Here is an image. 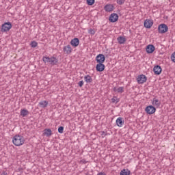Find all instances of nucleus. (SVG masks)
I'll return each instance as SVG.
<instances>
[{"label": "nucleus", "mask_w": 175, "mask_h": 175, "mask_svg": "<svg viewBox=\"0 0 175 175\" xmlns=\"http://www.w3.org/2000/svg\"><path fill=\"white\" fill-rule=\"evenodd\" d=\"M105 10L106 12H113V5H107L105 6Z\"/></svg>", "instance_id": "nucleus-24"}, {"label": "nucleus", "mask_w": 175, "mask_h": 175, "mask_svg": "<svg viewBox=\"0 0 175 175\" xmlns=\"http://www.w3.org/2000/svg\"><path fill=\"white\" fill-rule=\"evenodd\" d=\"M97 175H106V174L105 172H100Z\"/></svg>", "instance_id": "nucleus-34"}, {"label": "nucleus", "mask_w": 175, "mask_h": 175, "mask_svg": "<svg viewBox=\"0 0 175 175\" xmlns=\"http://www.w3.org/2000/svg\"><path fill=\"white\" fill-rule=\"evenodd\" d=\"M101 136H103V137H105V136H106L107 134L106 133V132L105 131H101L100 133Z\"/></svg>", "instance_id": "nucleus-33"}, {"label": "nucleus", "mask_w": 175, "mask_h": 175, "mask_svg": "<svg viewBox=\"0 0 175 175\" xmlns=\"http://www.w3.org/2000/svg\"><path fill=\"white\" fill-rule=\"evenodd\" d=\"M88 32L90 33V35H95V30L93 29H89Z\"/></svg>", "instance_id": "nucleus-31"}, {"label": "nucleus", "mask_w": 175, "mask_h": 175, "mask_svg": "<svg viewBox=\"0 0 175 175\" xmlns=\"http://www.w3.org/2000/svg\"><path fill=\"white\" fill-rule=\"evenodd\" d=\"M78 85L81 88V87H83V85H84V81H80L78 83Z\"/></svg>", "instance_id": "nucleus-32"}, {"label": "nucleus", "mask_w": 175, "mask_h": 175, "mask_svg": "<svg viewBox=\"0 0 175 175\" xmlns=\"http://www.w3.org/2000/svg\"><path fill=\"white\" fill-rule=\"evenodd\" d=\"M1 175H8V173H6V172H3Z\"/></svg>", "instance_id": "nucleus-35"}, {"label": "nucleus", "mask_w": 175, "mask_h": 175, "mask_svg": "<svg viewBox=\"0 0 175 175\" xmlns=\"http://www.w3.org/2000/svg\"><path fill=\"white\" fill-rule=\"evenodd\" d=\"M28 114H29V111H28V109H23L21 110V116L23 117H27V116H28Z\"/></svg>", "instance_id": "nucleus-20"}, {"label": "nucleus", "mask_w": 175, "mask_h": 175, "mask_svg": "<svg viewBox=\"0 0 175 175\" xmlns=\"http://www.w3.org/2000/svg\"><path fill=\"white\" fill-rule=\"evenodd\" d=\"M70 44L71 46H72V47H77V46L80 44V40H79V38H74L71 40Z\"/></svg>", "instance_id": "nucleus-14"}, {"label": "nucleus", "mask_w": 175, "mask_h": 175, "mask_svg": "<svg viewBox=\"0 0 175 175\" xmlns=\"http://www.w3.org/2000/svg\"><path fill=\"white\" fill-rule=\"evenodd\" d=\"M72 46H70V45L64 46L63 48L64 54H70L72 53Z\"/></svg>", "instance_id": "nucleus-13"}, {"label": "nucleus", "mask_w": 175, "mask_h": 175, "mask_svg": "<svg viewBox=\"0 0 175 175\" xmlns=\"http://www.w3.org/2000/svg\"><path fill=\"white\" fill-rule=\"evenodd\" d=\"M10 29H12V23L7 22L1 25V32H9Z\"/></svg>", "instance_id": "nucleus-3"}, {"label": "nucleus", "mask_w": 175, "mask_h": 175, "mask_svg": "<svg viewBox=\"0 0 175 175\" xmlns=\"http://www.w3.org/2000/svg\"><path fill=\"white\" fill-rule=\"evenodd\" d=\"M86 2L88 5H89L90 6H92V5L95 3V0H86Z\"/></svg>", "instance_id": "nucleus-27"}, {"label": "nucleus", "mask_w": 175, "mask_h": 175, "mask_svg": "<svg viewBox=\"0 0 175 175\" xmlns=\"http://www.w3.org/2000/svg\"><path fill=\"white\" fill-rule=\"evenodd\" d=\"M112 103H118V102H120V100H118V98H117V96H113V98H112L111 99Z\"/></svg>", "instance_id": "nucleus-25"}, {"label": "nucleus", "mask_w": 175, "mask_h": 175, "mask_svg": "<svg viewBox=\"0 0 175 175\" xmlns=\"http://www.w3.org/2000/svg\"><path fill=\"white\" fill-rule=\"evenodd\" d=\"M96 70L97 72H103L105 70V64L103 63H98L96 66Z\"/></svg>", "instance_id": "nucleus-11"}, {"label": "nucleus", "mask_w": 175, "mask_h": 175, "mask_svg": "<svg viewBox=\"0 0 175 175\" xmlns=\"http://www.w3.org/2000/svg\"><path fill=\"white\" fill-rule=\"evenodd\" d=\"M38 106L40 107H42V109H46V107H47V106H49V101H47V100L40 101L38 103Z\"/></svg>", "instance_id": "nucleus-16"}, {"label": "nucleus", "mask_w": 175, "mask_h": 175, "mask_svg": "<svg viewBox=\"0 0 175 175\" xmlns=\"http://www.w3.org/2000/svg\"><path fill=\"white\" fill-rule=\"evenodd\" d=\"M159 33H166L169 31V27L165 24H161L158 27Z\"/></svg>", "instance_id": "nucleus-4"}, {"label": "nucleus", "mask_w": 175, "mask_h": 175, "mask_svg": "<svg viewBox=\"0 0 175 175\" xmlns=\"http://www.w3.org/2000/svg\"><path fill=\"white\" fill-rule=\"evenodd\" d=\"M114 92H118V94H122L124 92V87L113 88Z\"/></svg>", "instance_id": "nucleus-21"}, {"label": "nucleus", "mask_w": 175, "mask_h": 175, "mask_svg": "<svg viewBox=\"0 0 175 175\" xmlns=\"http://www.w3.org/2000/svg\"><path fill=\"white\" fill-rule=\"evenodd\" d=\"M118 5H124L125 3V0H116Z\"/></svg>", "instance_id": "nucleus-28"}, {"label": "nucleus", "mask_w": 175, "mask_h": 175, "mask_svg": "<svg viewBox=\"0 0 175 175\" xmlns=\"http://www.w3.org/2000/svg\"><path fill=\"white\" fill-rule=\"evenodd\" d=\"M129 174H131V171H129V170H126V169H123L120 172V175H129Z\"/></svg>", "instance_id": "nucleus-23"}, {"label": "nucleus", "mask_w": 175, "mask_h": 175, "mask_svg": "<svg viewBox=\"0 0 175 175\" xmlns=\"http://www.w3.org/2000/svg\"><path fill=\"white\" fill-rule=\"evenodd\" d=\"M31 47L35 49V47H38V42L36 41H32L30 44Z\"/></svg>", "instance_id": "nucleus-26"}, {"label": "nucleus", "mask_w": 175, "mask_h": 175, "mask_svg": "<svg viewBox=\"0 0 175 175\" xmlns=\"http://www.w3.org/2000/svg\"><path fill=\"white\" fill-rule=\"evenodd\" d=\"M106 58L105 57V55L103 54H98L96 57V61L97 62V64H103V62H105Z\"/></svg>", "instance_id": "nucleus-8"}, {"label": "nucleus", "mask_w": 175, "mask_h": 175, "mask_svg": "<svg viewBox=\"0 0 175 175\" xmlns=\"http://www.w3.org/2000/svg\"><path fill=\"white\" fill-rule=\"evenodd\" d=\"M12 143L16 147H20V146H23V144L25 143V138H24L22 135H16L13 137Z\"/></svg>", "instance_id": "nucleus-1"}, {"label": "nucleus", "mask_w": 175, "mask_h": 175, "mask_svg": "<svg viewBox=\"0 0 175 175\" xmlns=\"http://www.w3.org/2000/svg\"><path fill=\"white\" fill-rule=\"evenodd\" d=\"M84 80L86 83H92V77H91V76H90V75L85 76Z\"/></svg>", "instance_id": "nucleus-22"}, {"label": "nucleus", "mask_w": 175, "mask_h": 175, "mask_svg": "<svg viewBox=\"0 0 175 175\" xmlns=\"http://www.w3.org/2000/svg\"><path fill=\"white\" fill-rule=\"evenodd\" d=\"M117 40H118L119 44H124V43H125V42H126V38H125L124 37H122V36H120L117 38Z\"/></svg>", "instance_id": "nucleus-19"}, {"label": "nucleus", "mask_w": 175, "mask_h": 175, "mask_svg": "<svg viewBox=\"0 0 175 175\" xmlns=\"http://www.w3.org/2000/svg\"><path fill=\"white\" fill-rule=\"evenodd\" d=\"M154 23L152 22V21L150 20V19H146L144 23V26L145 28H151V27H152Z\"/></svg>", "instance_id": "nucleus-10"}, {"label": "nucleus", "mask_w": 175, "mask_h": 175, "mask_svg": "<svg viewBox=\"0 0 175 175\" xmlns=\"http://www.w3.org/2000/svg\"><path fill=\"white\" fill-rule=\"evenodd\" d=\"M155 51V46L152 44H149L146 46V53L148 54H152V52Z\"/></svg>", "instance_id": "nucleus-12"}, {"label": "nucleus", "mask_w": 175, "mask_h": 175, "mask_svg": "<svg viewBox=\"0 0 175 175\" xmlns=\"http://www.w3.org/2000/svg\"><path fill=\"white\" fill-rule=\"evenodd\" d=\"M152 105L156 109H159L161 107V100L158 98L155 97L152 100Z\"/></svg>", "instance_id": "nucleus-6"}, {"label": "nucleus", "mask_w": 175, "mask_h": 175, "mask_svg": "<svg viewBox=\"0 0 175 175\" xmlns=\"http://www.w3.org/2000/svg\"><path fill=\"white\" fill-rule=\"evenodd\" d=\"M171 59L172 61V62L175 63V52H174L172 55H171Z\"/></svg>", "instance_id": "nucleus-30"}, {"label": "nucleus", "mask_w": 175, "mask_h": 175, "mask_svg": "<svg viewBox=\"0 0 175 175\" xmlns=\"http://www.w3.org/2000/svg\"><path fill=\"white\" fill-rule=\"evenodd\" d=\"M44 135H45V136H46L47 137H50V136H51V135H53V133L51 132V129H45L44 130Z\"/></svg>", "instance_id": "nucleus-18"}, {"label": "nucleus", "mask_w": 175, "mask_h": 175, "mask_svg": "<svg viewBox=\"0 0 175 175\" xmlns=\"http://www.w3.org/2000/svg\"><path fill=\"white\" fill-rule=\"evenodd\" d=\"M153 72L154 75H159L160 73H162V68L160 66H155L153 68Z\"/></svg>", "instance_id": "nucleus-15"}, {"label": "nucleus", "mask_w": 175, "mask_h": 175, "mask_svg": "<svg viewBox=\"0 0 175 175\" xmlns=\"http://www.w3.org/2000/svg\"><path fill=\"white\" fill-rule=\"evenodd\" d=\"M116 125H118L120 128L124 126V120H122V118H118L116 119Z\"/></svg>", "instance_id": "nucleus-17"}, {"label": "nucleus", "mask_w": 175, "mask_h": 175, "mask_svg": "<svg viewBox=\"0 0 175 175\" xmlns=\"http://www.w3.org/2000/svg\"><path fill=\"white\" fill-rule=\"evenodd\" d=\"M58 132L59 133H64V126H59L58 128Z\"/></svg>", "instance_id": "nucleus-29"}, {"label": "nucleus", "mask_w": 175, "mask_h": 175, "mask_svg": "<svg viewBox=\"0 0 175 175\" xmlns=\"http://www.w3.org/2000/svg\"><path fill=\"white\" fill-rule=\"evenodd\" d=\"M145 111L147 113V114H154V113L157 111V108L153 105H148L146 107Z\"/></svg>", "instance_id": "nucleus-5"}, {"label": "nucleus", "mask_w": 175, "mask_h": 175, "mask_svg": "<svg viewBox=\"0 0 175 175\" xmlns=\"http://www.w3.org/2000/svg\"><path fill=\"white\" fill-rule=\"evenodd\" d=\"M42 61L44 62V64H49V65H52V66H54V65H57L58 64V59H57L55 57H46L44 56L42 57Z\"/></svg>", "instance_id": "nucleus-2"}, {"label": "nucleus", "mask_w": 175, "mask_h": 175, "mask_svg": "<svg viewBox=\"0 0 175 175\" xmlns=\"http://www.w3.org/2000/svg\"><path fill=\"white\" fill-rule=\"evenodd\" d=\"M109 20L111 23L118 21V14L113 13L109 16Z\"/></svg>", "instance_id": "nucleus-9"}, {"label": "nucleus", "mask_w": 175, "mask_h": 175, "mask_svg": "<svg viewBox=\"0 0 175 175\" xmlns=\"http://www.w3.org/2000/svg\"><path fill=\"white\" fill-rule=\"evenodd\" d=\"M137 81L138 84H144L147 81V77L144 75H139L137 78Z\"/></svg>", "instance_id": "nucleus-7"}]
</instances>
